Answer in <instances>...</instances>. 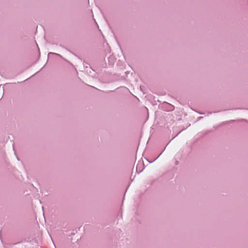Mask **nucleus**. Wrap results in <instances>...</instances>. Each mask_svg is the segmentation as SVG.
<instances>
[{"mask_svg": "<svg viewBox=\"0 0 248 248\" xmlns=\"http://www.w3.org/2000/svg\"><path fill=\"white\" fill-rule=\"evenodd\" d=\"M243 110L244 111V114L245 115H248V110H247V109H244Z\"/></svg>", "mask_w": 248, "mask_h": 248, "instance_id": "1", "label": "nucleus"}]
</instances>
